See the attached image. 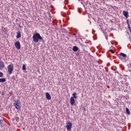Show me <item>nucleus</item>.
Here are the masks:
<instances>
[{
	"instance_id": "nucleus-1",
	"label": "nucleus",
	"mask_w": 131,
	"mask_h": 131,
	"mask_svg": "<svg viewBox=\"0 0 131 131\" xmlns=\"http://www.w3.org/2000/svg\"><path fill=\"white\" fill-rule=\"evenodd\" d=\"M33 39L34 42H38V39H40L41 40H42V37H41L39 33H37L33 35Z\"/></svg>"
},
{
	"instance_id": "nucleus-2",
	"label": "nucleus",
	"mask_w": 131,
	"mask_h": 131,
	"mask_svg": "<svg viewBox=\"0 0 131 131\" xmlns=\"http://www.w3.org/2000/svg\"><path fill=\"white\" fill-rule=\"evenodd\" d=\"M8 73L10 75L13 73V70H14V67L12 64H9L8 67Z\"/></svg>"
},
{
	"instance_id": "nucleus-3",
	"label": "nucleus",
	"mask_w": 131,
	"mask_h": 131,
	"mask_svg": "<svg viewBox=\"0 0 131 131\" xmlns=\"http://www.w3.org/2000/svg\"><path fill=\"white\" fill-rule=\"evenodd\" d=\"M13 105L14 107L16 108V109L18 110L21 108V103H20V102H19V101H15L14 102Z\"/></svg>"
},
{
	"instance_id": "nucleus-4",
	"label": "nucleus",
	"mask_w": 131,
	"mask_h": 131,
	"mask_svg": "<svg viewBox=\"0 0 131 131\" xmlns=\"http://www.w3.org/2000/svg\"><path fill=\"white\" fill-rule=\"evenodd\" d=\"M72 127V123H71L70 122L67 123L66 128L68 130H70Z\"/></svg>"
},
{
	"instance_id": "nucleus-5",
	"label": "nucleus",
	"mask_w": 131,
	"mask_h": 131,
	"mask_svg": "<svg viewBox=\"0 0 131 131\" xmlns=\"http://www.w3.org/2000/svg\"><path fill=\"white\" fill-rule=\"evenodd\" d=\"M14 46L17 50H20V49H21V45L20 44L19 41L15 42Z\"/></svg>"
},
{
	"instance_id": "nucleus-6",
	"label": "nucleus",
	"mask_w": 131,
	"mask_h": 131,
	"mask_svg": "<svg viewBox=\"0 0 131 131\" xmlns=\"http://www.w3.org/2000/svg\"><path fill=\"white\" fill-rule=\"evenodd\" d=\"M70 103L71 105H74L75 104V100H74V98L73 97H72L70 99Z\"/></svg>"
},
{
	"instance_id": "nucleus-7",
	"label": "nucleus",
	"mask_w": 131,
	"mask_h": 131,
	"mask_svg": "<svg viewBox=\"0 0 131 131\" xmlns=\"http://www.w3.org/2000/svg\"><path fill=\"white\" fill-rule=\"evenodd\" d=\"M46 99H47V100H51V99H52V98L51 97V95H50V93L48 92L46 93Z\"/></svg>"
},
{
	"instance_id": "nucleus-8",
	"label": "nucleus",
	"mask_w": 131,
	"mask_h": 131,
	"mask_svg": "<svg viewBox=\"0 0 131 131\" xmlns=\"http://www.w3.org/2000/svg\"><path fill=\"white\" fill-rule=\"evenodd\" d=\"M21 37V32L20 31H18L16 32V38L18 39Z\"/></svg>"
},
{
	"instance_id": "nucleus-9",
	"label": "nucleus",
	"mask_w": 131,
	"mask_h": 131,
	"mask_svg": "<svg viewBox=\"0 0 131 131\" xmlns=\"http://www.w3.org/2000/svg\"><path fill=\"white\" fill-rule=\"evenodd\" d=\"M5 67V63H4V61L1 60L0 61V68H4Z\"/></svg>"
},
{
	"instance_id": "nucleus-10",
	"label": "nucleus",
	"mask_w": 131,
	"mask_h": 131,
	"mask_svg": "<svg viewBox=\"0 0 131 131\" xmlns=\"http://www.w3.org/2000/svg\"><path fill=\"white\" fill-rule=\"evenodd\" d=\"M123 13L124 16H125V17H127V16H128V12L126 11H123Z\"/></svg>"
},
{
	"instance_id": "nucleus-11",
	"label": "nucleus",
	"mask_w": 131,
	"mask_h": 131,
	"mask_svg": "<svg viewBox=\"0 0 131 131\" xmlns=\"http://www.w3.org/2000/svg\"><path fill=\"white\" fill-rule=\"evenodd\" d=\"M73 51L74 52H77V51H78V47H76V46H74L73 48Z\"/></svg>"
},
{
	"instance_id": "nucleus-12",
	"label": "nucleus",
	"mask_w": 131,
	"mask_h": 131,
	"mask_svg": "<svg viewBox=\"0 0 131 131\" xmlns=\"http://www.w3.org/2000/svg\"><path fill=\"white\" fill-rule=\"evenodd\" d=\"M120 56H121L122 57H123L124 58H126V57H127L126 54H125L123 53H120Z\"/></svg>"
},
{
	"instance_id": "nucleus-13",
	"label": "nucleus",
	"mask_w": 131,
	"mask_h": 131,
	"mask_svg": "<svg viewBox=\"0 0 131 131\" xmlns=\"http://www.w3.org/2000/svg\"><path fill=\"white\" fill-rule=\"evenodd\" d=\"M0 82H6V78H0Z\"/></svg>"
},
{
	"instance_id": "nucleus-14",
	"label": "nucleus",
	"mask_w": 131,
	"mask_h": 131,
	"mask_svg": "<svg viewBox=\"0 0 131 131\" xmlns=\"http://www.w3.org/2000/svg\"><path fill=\"white\" fill-rule=\"evenodd\" d=\"M126 113H127L128 115H129V114H130V113L129 112V110L127 107L126 108Z\"/></svg>"
},
{
	"instance_id": "nucleus-15",
	"label": "nucleus",
	"mask_w": 131,
	"mask_h": 131,
	"mask_svg": "<svg viewBox=\"0 0 131 131\" xmlns=\"http://www.w3.org/2000/svg\"><path fill=\"white\" fill-rule=\"evenodd\" d=\"M77 95V94L76 93L73 94V96L74 99H77V97L76 96Z\"/></svg>"
},
{
	"instance_id": "nucleus-16",
	"label": "nucleus",
	"mask_w": 131,
	"mask_h": 131,
	"mask_svg": "<svg viewBox=\"0 0 131 131\" xmlns=\"http://www.w3.org/2000/svg\"><path fill=\"white\" fill-rule=\"evenodd\" d=\"M127 24L128 25V29L129 30V32H131V28L129 26V24L128 23V21H127Z\"/></svg>"
},
{
	"instance_id": "nucleus-17",
	"label": "nucleus",
	"mask_w": 131,
	"mask_h": 131,
	"mask_svg": "<svg viewBox=\"0 0 131 131\" xmlns=\"http://www.w3.org/2000/svg\"><path fill=\"white\" fill-rule=\"evenodd\" d=\"M23 70H26V66L25 64L23 66Z\"/></svg>"
},
{
	"instance_id": "nucleus-18",
	"label": "nucleus",
	"mask_w": 131,
	"mask_h": 131,
	"mask_svg": "<svg viewBox=\"0 0 131 131\" xmlns=\"http://www.w3.org/2000/svg\"><path fill=\"white\" fill-rule=\"evenodd\" d=\"M4 76V73L3 72H0V77H3Z\"/></svg>"
},
{
	"instance_id": "nucleus-19",
	"label": "nucleus",
	"mask_w": 131,
	"mask_h": 131,
	"mask_svg": "<svg viewBox=\"0 0 131 131\" xmlns=\"http://www.w3.org/2000/svg\"><path fill=\"white\" fill-rule=\"evenodd\" d=\"M4 123V121L3 120L0 119V125H2Z\"/></svg>"
},
{
	"instance_id": "nucleus-20",
	"label": "nucleus",
	"mask_w": 131,
	"mask_h": 131,
	"mask_svg": "<svg viewBox=\"0 0 131 131\" xmlns=\"http://www.w3.org/2000/svg\"><path fill=\"white\" fill-rule=\"evenodd\" d=\"M110 52H111V53H112V54H114V51H113V50H110Z\"/></svg>"
},
{
	"instance_id": "nucleus-21",
	"label": "nucleus",
	"mask_w": 131,
	"mask_h": 131,
	"mask_svg": "<svg viewBox=\"0 0 131 131\" xmlns=\"http://www.w3.org/2000/svg\"><path fill=\"white\" fill-rule=\"evenodd\" d=\"M15 120L17 122L19 121V117H16V118H15Z\"/></svg>"
},
{
	"instance_id": "nucleus-22",
	"label": "nucleus",
	"mask_w": 131,
	"mask_h": 131,
	"mask_svg": "<svg viewBox=\"0 0 131 131\" xmlns=\"http://www.w3.org/2000/svg\"><path fill=\"white\" fill-rule=\"evenodd\" d=\"M18 27H19V28H22V26L20 25V24H18Z\"/></svg>"
},
{
	"instance_id": "nucleus-23",
	"label": "nucleus",
	"mask_w": 131,
	"mask_h": 131,
	"mask_svg": "<svg viewBox=\"0 0 131 131\" xmlns=\"http://www.w3.org/2000/svg\"><path fill=\"white\" fill-rule=\"evenodd\" d=\"M5 95V93H2V96H4Z\"/></svg>"
},
{
	"instance_id": "nucleus-24",
	"label": "nucleus",
	"mask_w": 131,
	"mask_h": 131,
	"mask_svg": "<svg viewBox=\"0 0 131 131\" xmlns=\"http://www.w3.org/2000/svg\"><path fill=\"white\" fill-rule=\"evenodd\" d=\"M126 19H127V17H126Z\"/></svg>"
},
{
	"instance_id": "nucleus-25",
	"label": "nucleus",
	"mask_w": 131,
	"mask_h": 131,
	"mask_svg": "<svg viewBox=\"0 0 131 131\" xmlns=\"http://www.w3.org/2000/svg\"><path fill=\"white\" fill-rule=\"evenodd\" d=\"M93 19H95L94 17H93Z\"/></svg>"
}]
</instances>
